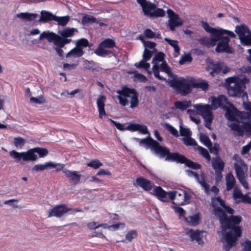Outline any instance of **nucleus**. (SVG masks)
Instances as JSON below:
<instances>
[{"label": "nucleus", "instance_id": "1", "mask_svg": "<svg viewBox=\"0 0 251 251\" xmlns=\"http://www.w3.org/2000/svg\"><path fill=\"white\" fill-rule=\"evenodd\" d=\"M211 205L213 208L212 213L218 218L222 231L226 232L227 229L231 230L226 232L224 235L226 241L225 249L228 251L235 245L238 238L241 236L242 230L239 225L241 222L242 217L233 215L235 210L226 205L225 201L220 197L212 198Z\"/></svg>", "mask_w": 251, "mask_h": 251}, {"label": "nucleus", "instance_id": "2", "mask_svg": "<svg viewBox=\"0 0 251 251\" xmlns=\"http://www.w3.org/2000/svg\"><path fill=\"white\" fill-rule=\"evenodd\" d=\"M139 144L146 149L150 148L151 151L159 155L160 158H164L166 161H176L177 163L185 164V165L193 169L201 168V165L196 162L188 159L183 155L178 153H171L166 147L160 145L156 141L153 140L150 136L140 140Z\"/></svg>", "mask_w": 251, "mask_h": 251}, {"label": "nucleus", "instance_id": "3", "mask_svg": "<svg viewBox=\"0 0 251 251\" xmlns=\"http://www.w3.org/2000/svg\"><path fill=\"white\" fill-rule=\"evenodd\" d=\"M164 54L161 52L157 53L153 57L152 61V71L148 70L150 67V64L147 63V61L143 59L138 63H136L135 66L138 68H143L147 71L149 74L151 75L153 73L154 76L157 79L166 81V79L165 77L161 76L159 74V71L164 72L168 75L171 78H173V74L172 73V70L170 66L168 65L166 61L164 60Z\"/></svg>", "mask_w": 251, "mask_h": 251}, {"label": "nucleus", "instance_id": "4", "mask_svg": "<svg viewBox=\"0 0 251 251\" xmlns=\"http://www.w3.org/2000/svg\"><path fill=\"white\" fill-rule=\"evenodd\" d=\"M211 104L214 109L218 107L225 109L226 110L225 116L231 121V123L234 122L238 123L243 117L249 116L248 113L238 111L233 105L228 101L227 98L224 95L219 96L217 98H211Z\"/></svg>", "mask_w": 251, "mask_h": 251}, {"label": "nucleus", "instance_id": "5", "mask_svg": "<svg viewBox=\"0 0 251 251\" xmlns=\"http://www.w3.org/2000/svg\"><path fill=\"white\" fill-rule=\"evenodd\" d=\"M49 151L47 149L41 148H34L26 151L19 152L15 150L9 152L10 156L14 159L17 163L23 161H34L38 159L36 153L39 157L42 158L48 155Z\"/></svg>", "mask_w": 251, "mask_h": 251}, {"label": "nucleus", "instance_id": "6", "mask_svg": "<svg viewBox=\"0 0 251 251\" xmlns=\"http://www.w3.org/2000/svg\"><path fill=\"white\" fill-rule=\"evenodd\" d=\"M249 79L243 75L229 77L226 79V84L227 85L228 94L232 97H239L244 92L245 84Z\"/></svg>", "mask_w": 251, "mask_h": 251}, {"label": "nucleus", "instance_id": "7", "mask_svg": "<svg viewBox=\"0 0 251 251\" xmlns=\"http://www.w3.org/2000/svg\"><path fill=\"white\" fill-rule=\"evenodd\" d=\"M246 109L249 111L248 117H243L238 123L234 122L229 124L231 129L235 134L241 135L245 130L251 134V104H248L246 106Z\"/></svg>", "mask_w": 251, "mask_h": 251}, {"label": "nucleus", "instance_id": "8", "mask_svg": "<svg viewBox=\"0 0 251 251\" xmlns=\"http://www.w3.org/2000/svg\"><path fill=\"white\" fill-rule=\"evenodd\" d=\"M182 192H184V190L166 192L161 186H155L153 189L152 194L155 196L160 201L163 202H168L170 201V200H174L176 197H177L178 200L182 201L183 197Z\"/></svg>", "mask_w": 251, "mask_h": 251}, {"label": "nucleus", "instance_id": "9", "mask_svg": "<svg viewBox=\"0 0 251 251\" xmlns=\"http://www.w3.org/2000/svg\"><path fill=\"white\" fill-rule=\"evenodd\" d=\"M117 93L119 94L118 98L119 100V103L125 106L128 104V100L127 98H130V107L134 108L138 105V96L136 92L133 89L128 88H124L121 90H118Z\"/></svg>", "mask_w": 251, "mask_h": 251}, {"label": "nucleus", "instance_id": "10", "mask_svg": "<svg viewBox=\"0 0 251 251\" xmlns=\"http://www.w3.org/2000/svg\"><path fill=\"white\" fill-rule=\"evenodd\" d=\"M195 109L203 118L205 121V126L209 129H211V124L213 120L212 110L213 106L209 104L202 105L197 104L193 105Z\"/></svg>", "mask_w": 251, "mask_h": 251}, {"label": "nucleus", "instance_id": "11", "mask_svg": "<svg viewBox=\"0 0 251 251\" xmlns=\"http://www.w3.org/2000/svg\"><path fill=\"white\" fill-rule=\"evenodd\" d=\"M172 85L182 95L190 93L193 88V78H178L174 80Z\"/></svg>", "mask_w": 251, "mask_h": 251}, {"label": "nucleus", "instance_id": "12", "mask_svg": "<svg viewBox=\"0 0 251 251\" xmlns=\"http://www.w3.org/2000/svg\"><path fill=\"white\" fill-rule=\"evenodd\" d=\"M70 211V214H75L76 212H81L80 208H72L68 207L65 204H61L56 205L53 208L50 209L48 211V217H56L60 218L66 213Z\"/></svg>", "mask_w": 251, "mask_h": 251}, {"label": "nucleus", "instance_id": "13", "mask_svg": "<svg viewBox=\"0 0 251 251\" xmlns=\"http://www.w3.org/2000/svg\"><path fill=\"white\" fill-rule=\"evenodd\" d=\"M235 31L243 45H251V31L246 25L236 26ZM248 52L251 54V49L248 50ZM249 60L251 62V56Z\"/></svg>", "mask_w": 251, "mask_h": 251}, {"label": "nucleus", "instance_id": "14", "mask_svg": "<svg viewBox=\"0 0 251 251\" xmlns=\"http://www.w3.org/2000/svg\"><path fill=\"white\" fill-rule=\"evenodd\" d=\"M64 166H65L63 164L49 161L44 164L35 165L32 168V170L35 172H43L54 169L56 172L62 171L63 173H66L67 171L64 168Z\"/></svg>", "mask_w": 251, "mask_h": 251}, {"label": "nucleus", "instance_id": "15", "mask_svg": "<svg viewBox=\"0 0 251 251\" xmlns=\"http://www.w3.org/2000/svg\"><path fill=\"white\" fill-rule=\"evenodd\" d=\"M167 13L169 18L168 25L171 30L174 31L176 27L183 25V21L172 9H168L167 10Z\"/></svg>", "mask_w": 251, "mask_h": 251}, {"label": "nucleus", "instance_id": "16", "mask_svg": "<svg viewBox=\"0 0 251 251\" xmlns=\"http://www.w3.org/2000/svg\"><path fill=\"white\" fill-rule=\"evenodd\" d=\"M202 27L206 32L210 33L211 36H221L224 34H226L232 38H235L236 36L235 34L232 31L212 27L205 22H202Z\"/></svg>", "mask_w": 251, "mask_h": 251}, {"label": "nucleus", "instance_id": "17", "mask_svg": "<svg viewBox=\"0 0 251 251\" xmlns=\"http://www.w3.org/2000/svg\"><path fill=\"white\" fill-rule=\"evenodd\" d=\"M219 41H220L215 49L217 52H226L227 53L232 52V49L229 46V38L225 36L222 37V35Z\"/></svg>", "mask_w": 251, "mask_h": 251}, {"label": "nucleus", "instance_id": "18", "mask_svg": "<svg viewBox=\"0 0 251 251\" xmlns=\"http://www.w3.org/2000/svg\"><path fill=\"white\" fill-rule=\"evenodd\" d=\"M233 159L234 160V167L236 173H246L247 171V166L237 154H234Z\"/></svg>", "mask_w": 251, "mask_h": 251}, {"label": "nucleus", "instance_id": "19", "mask_svg": "<svg viewBox=\"0 0 251 251\" xmlns=\"http://www.w3.org/2000/svg\"><path fill=\"white\" fill-rule=\"evenodd\" d=\"M153 7L146 10L144 14L150 17H163L165 15V11L161 8H156L155 4L152 3Z\"/></svg>", "mask_w": 251, "mask_h": 251}, {"label": "nucleus", "instance_id": "20", "mask_svg": "<svg viewBox=\"0 0 251 251\" xmlns=\"http://www.w3.org/2000/svg\"><path fill=\"white\" fill-rule=\"evenodd\" d=\"M136 183L137 185L146 191L151 190L154 186V183L151 181L142 177L137 178Z\"/></svg>", "mask_w": 251, "mask_h": 251}, {"label": "nucleus", "instance_id": "21", "mask_svg": "<svg viewBox=\"0 0 251 251\" xmlns=\"http://www.w3.org/2000/svg\"><path fill=\"white\" fill-rule=\"evenodd\" d=\"M191 176H193L195 179L204 188L205 192L208 194L210 192V186L206 182V174H188Z\"/></svg>", "mask_w": 251, "mask_h": 251}, {"label": "nucleus", "instance_id": "22", "mask_svg": "<svg viewBox=\"0 0 251 251\" xmlns=\"http://www.w3.org/2000/svg\"><path fill=\"white\" fill-rule=\"evenodd\" d=\"M221 36H211V38L204 37L198 39L200 43L207 47L214 46L220 39Z\"/></svg>", "mask_w": 251, "mask_h": 251}, {"label": "nucleus", "instance_id": "23", "mask_svg": "<svg viewBox=\"0 0 251 251\" xmlns=\"http://www.w3.org/2000/svg\"><path fill=\"white\" fill-rule=\"evenodd\" d=\"M225 163L219 156L213 158L212 160V166L216 173H221L223 171Z\"/></svg>", "mask_w": 251, "mask_h": 251}, {"label": "nucleus", "instance_id": "24", "mask_svg": "<svg viewBox=\"0 0 251 251\" xmlns=\"http://www.w3.org/2000/svg\"><path fill=\"white\" fill-rule=\"evenodd\" d=\"M186 234L189 235L191 241L196 240L199 244L203 243L201 236V231L198 229L194 230L190 229L187 232Z\"/></svg>", "mask_w": 251, "mask_h": 251}, {"label": "nucleus", "instance_id": "25", "mask_svg": "<svg viewBox=\"0 0 251 251\" xmlns=\"http://www.w3.org/2000/svg\"><path fill=\"white\" fill-rule=\"evenodd\" d=\"M201 214L198 213L193 215L188 216L185 218V221L187 224L191 226H196L199 224L201 220Z\"/></svg>", "mask_w": 251, "mask_h": 251}, {"label": "nucleus", "instance_id": "26", "mask_svg": "<svg viewBox=\"0 0 251 251\" xmlns=\"http://www.w3.org/2000/svg\"><path fill=\"white\" fill-rule=\"evenodd\" d=\"M128 130L131 131H139L142 134H149L147 127L145 125H141L138 124H131L127 126Z\"/></svg>", "mask_w": 251, "mask_h": 251}, {"label": "nucleus", "instance_id": "27", "mask_svg": "<svg viewBox=\"0 0 251 251\" xmlns=\"http://www.w3.org/2000/svg\"><path fill=\"white\" fill-rule=\"evenodd\" d=\"M106 97L104 96H101L97 100V104L99 112V117L102 118L103 116L105 115V112L104 110V102L105 101Z\"/></svg>", "mask_w": 251, "mask_h": 251}, {"label": "nucleus", "instance_id": "28", "mask_svg": "<svg viewBox=\"0 0 251 251\" xmlns=\"http://www.w3.org/2000/svg\"><path fill=\"white\" fill-rule=\"evenodd\" d=\"M57 35L53 32H50L49 31H44L39 36V40L42 41L44 39H47L49 42L52 41L54 42L55 38Z\"/></svg>", "mask_w": 251, "mask_h": 251}, {"label": "nucleus", "instance_id": "29", "mask_svg": "<svg viewBox=\"0 0 251 251\" xmlns=\"http://www.w3.org/2000/svg\"><path fill=\"white\" fill-rule=\"evenodd\" d=\"M54 17L55 15L52 14V13L46 11H42L41 12V16L39 20V22H47L51 20H54Z\"/></svg>", "mask_w": 251, "mask_h": 251}, {"label": "nucleus", "instance_id": "30", "mask_svg": "<svg viewBox=\"0 0 251 251\" xmlns=\"http://www.w3.org/2000/svg\"><path fill=\"white\" fill-rule=\"evenodd\" d=\"M193 87L201 88L203 91H206L208 88V84L204 80L196 81L193 79Z\"/></svg>", "mask_w": 251, "mask_h": 251}, {"label": "nucleus", "instance_id": "31", "mask_svg": "<svg viewBox=\"0 0 251 251\" xmlns=\"http://www.w3.org/2000/svg\"><path fill=\"white\" fill-rule=\"evenodd\" d=\"M191 104L190 100L177 101L175 103V105L177 109L184 111L191 106Z\"/></svg>", "mask_w": 251, "mask_h": 251}, {"label": "nucleus", "instance_id": "32", "mask_svg": "<svg viewBox=\"0 0 251 251\" xmlns=\"http://www.w3.org/2000/svg\"><path fill=\"white\" fill-rule=\"evenodd\" d=\"M77 29L75 28H66L61 31L59 33L61 36L64 38L72 37L75 32H77Z\"/></svg>", "mask_w": 251, "mask_h": 251}, {"label": "nucleus", "instance_id": "33", "mask_svg": "<svg viewBox=\"0 0 251 251\" xmlns=\"http://www.w3.org/2000/svg\"><path fill=\"white\" fill-rule=\"evenodd\" d=\"M37 14L28 13H21L17 15V17L22 19L26 20L27 21H31L37 18Z\"/></svg>", "mask_w": 251, "mask_h": 251}, {"label": "nucleus", "instance_id": "34", "mask_svg": "<svg viewBox=\"0 0 251 251\" xmlns=\"http://www.w3.org/2000/svg\"><path fill=\"white\" fill-rule=\"evenodd\" d=\"M97 23L98 22L97 19L93 16L90 15H84L81 20V23L83 25Z\"/></svg>", "mask_w": 251, "mask_h": 251}, {"label": "nucleus", "instance_id": "35", "mask_svg": "<svg viewBox=\"0 0 251 251\" xmlns=\"http://www.w3.org/2000/svg\"><path fill=\"white\" fill-rule=\"evenodd\" d=\"M227 176H226V189L227 191H229L233 188L235 185V178H234L232 174H227Z\"/></svg>", "mask_w": 251, "mask_h": 251}, {"label": "nucleus", "instance_id": "36", "mask_svg": "<svg viewBox=\"0 0 251 251\" xmlns=\"http://www.w3.org/2000/svg\"><path fill=\"white\" fill-rule=\"evenodd\" d=\"M83 53L84 51L82 49H79L76 46L75 48L72 49L67 54L66 56L69 57L71 55H73L75 57H80L83 54Z\"/></svg>", "mask_w": 251, "mask_h": 251}, {"label": "nucleus", "instance_id": "37", "mask_svg": "<svg viewBox=\"0 0 251 251\" xmlns=\"http://www.w3.org/2000/svg\"><path fill=\"white\" fill-rule=\"evenodd\" d=\"M54 21L57 22L59 25H66L70 21V17L68 16L58 17L55 15Z\"/></svg>", "mask_w": 251, "mask_h": 251}, {"label": "nucleus", "instance_id": "38", "mask_svg": "<svg viewBox=\"0 0 251 251\" xmlns=\"http://www.w3.org/2000/svg\"><path fill=\"white\" fill-rule=\"evenodd\" d=\"M67 177L73 184H77L80 180V175L78 174H65Z\"/></svg>", "mask_w": 251, "mask_h": 251}, {"label": "nucleus", "instance_id": "39", "mask_svg": "<svg viewBox=\"0 0 251 251\" xmlns=\"http://www.w3.org/2000/svg\"><path fill=\"white\" fill-rule=\"evenodd\" d=\"M95 53L99 56L104 57L112 53V52L110 50L105 49V48L101 47L100 45H99L98 49L95 50Z\"/></svg>", "mask_w": 251, "mask_h": 251}, {"label": "nucleus", "instance_id": "40", "mask_svg": "<svg viewBox=\"0 0 251 251\" xmlns=\"http://www.w3.org/2000/svg\"><path fill=\"white\" fill-rule=\"evenodd\" d=\"M137 1L142 6L144 13L146 12V10L153 7L152 3L146 0H137Z\"/></svg>", "mask_w": 251, "mask_h": 251}, {"label": "nucleus", "instance_id": "41", "mask_svg": "<svg viewBox=\"0 0 251 251\" xmlns=\"http://www.w3.org/2000/svg\"><path fill=\"white\" fill-rule=\"evenodd\" d=\"M164 40L170 45L175 50V52L179 53L180 49L178 45V41L176 40H171L168 38H165Z\"/></svg>", "mask_w": 251, "mask_h": 251}, {"label": "nucleus", "instance_id": "42", "mask_svg": "<svg viewBox=\"0 0 251 251\" xmlns=\"http://www.w3.org/2000/svg\"><path fill=\"white\" fill-rule=\"evenodd\" d=\"M25 143V140L21 137H15L14 139L13 143L17 148L22 149Z\"/></svg>", "mask_w": 251, "mask_h": 251}, {"label": "nucleus", "instance_id": "43", "mask_svg": "<svg viewBox=\"0 0 251 251\" xmlns=\"http://www.w3.org/2000/svg\"><path fill=\"white\" fill-rule=\"evenodd\" d=\"M200 139L201 141L207 148H209V147L211 146L212 143L209 138L206 135L201 133L200 134Z\"/></svg>", "mask_w": 251, "mask_h": 251}, {"label": "nucleus", "instance_id": "44", "mask_svg": "<svg viewBox=\"0 0 251 251\" xmlns=\"http://www.w3.org/2000/svg\"><path fill=\"white\" fill-rule=\"evenodd\" d=\"M89 43L88 40L85 38H81L77 40L76 42V46L79 49H83V48L89 46Z\"/></svg>", "mask_w": 251, "mask_h": 251}, {"label": "nucleus", "instance_id": "45", "mask_svg": "<svg viewBox=\"0 0 251 251\" xmlns=\"http://www.w3.org/2000/svg\"><path fill=\"white\" fill-rule=\"evenodd\" d=\"M100 45L105 48H111L115 46V43L112 40L107 39L102 42Z\"/></svg>", "mask_w": 251, "mask_h": 251}, {"label": "nucleus", "instance_id": "46", "mask_svg": "<svg viewBox=\"0 0 251 251\" xmlns=\"http://www.w3.org/2000/svg\"><path fill=\"white\" fill-rule=\"evenodd\" d=\"M29 100L30 102L32 103L39 104L44 103L46 102L45 99L42 96H41L38 98H35L32 97L30 98Z\"/></svg>", "mask_w": 251, "mask_h": 251}, {"label": "nucleus", "instance_id": "47", "mask_svg": "<svg viewBox=\"0 0 251 251\" xmlns=\"http://www.w3.org/2000/svg\"><path fill=\"white\" fill-rule=\"evenodd\" d=\"M87 166L93 168L94 169H98L102 165V164L98 159H94L91 160L88 164Z\"/></svg>", "mask_w": 251, "mask_h": 251}, {"label": "nucleus", "instance_id": "48", "mask_svg": "<svg viewBox=\"0 0 251 251\" xmlns=\"http://www.w3.org/2000/svg\"><path fill=\"white\" fill-rule=\"evenodd\" d=\"M182 140L184 144L186 146H195L197 145V143L195 140L190 136L184 137Z\"/></svg>", "mask_w": 251, "mask_h": 251}, {"label": "nucleus", "instance_id": "49", "mask_svg": "<svg viewBox=\"0 0 251 251\" xmlns=\"http://www.w3.org/2000/svg\"><path fill=\"white\" fill-rule=\"evenodd\" d=\"M137 236V231L136 230H131L128 231L126 236V239L129 242H131Z\"/></svg>", "mask_w": 251, "mask_h": 251}, {"label": "nucleus", "instance_id": "50", "mask_svg": "<svg viewBox=\"0 0 251 251\" xmlns=\"http://www.w3.org/2000/svg\"><path fill=\"white\" fill-rule=\"evenodd\" d=\"M199 150L201 154L208 161H210L211 160L210 156L207 151V150L201 147L198 146Z\"/></svg>", "mask_w": 251, "mask_h": 251}, {"label": "nucleus", "instance_id": "51", "mask_svg": "<svg viewBox=\"0 0 251 251\" xmlns=\"http://www.w3.org/2000/svg\"><path fill=\"white\" fill-rule=\"evenodd\" d=\"M165 127L166 129L174 136L178 137V134L177 130L175 129L173 126L170 125L169 124H165Z\"/></svg>", "mask_w": 251, "mask_h": 251}, {"label": "nucleus", "instance_id": "52", "mask_svg": "<svg viewBox=\"0 0 251 251\" xmlns=\"http://www.w3.org/2000/svg\"><path fill=\"white\" fill-rule=\"evenodd\" d=\"M102 226L104 228L106 227V224H100V225H97L96 223L95 222H92L90 223H89L87 224V227L90 229H95L97 228H98L99 227Z\"/></svg>", "mask_w": 251, "mask_h": 251}, {"label": "nucleus", "instance_id": "53", "mask_svg": "<svg viewBox=\"0 0 251 251\" xmlns=\"http://www.w3.org/2000/svg\"><path fill=\"white\" fill-rule=\"evenodd\" d=\"M140 39L143 41L145 49L149 48L153 49L154 48L156 45V44L154 42L150 41H145L143 40L142 37H140Z\"/></svg>", "mask_w": 251, "mask_h": 251}, {"label": "nucleus", "instance_id": "54", "mask_svg": "<svg viewBox=\"0 0 251 251\" xmlns=\"http://www.w3.org/2000/svg\"><path fill=\"white\" fill-rule=\"evenodd\" d=\"M179 132L180 135L184 137L191 136L192 133L189 129L183 128L182 126H180Z\"/></svg>", "mask_w": 251, "mask_h": 251}, {"label": "nucleus", "instance_id": "55", "mask_svg": "<svg viewBox=\"0 0 251 251\" xmlns=\"http://www.w3.org/2000/svg\"><path fill=\"white\" fill-rule=\"evenodd\" d=\"M54 44L57 46V48H63L64 46L63 39L60 36L57 35L54 40Z\"/></svg>", "mask_w": 251, "mask_h": 251}, {"label": "nucleus", "instance_id": "56", "mask_svg": "<svg viewBox=\"0 0 251 251\" xmlns=\"http://www.w3.org/2000/svg\"><path fill=\"white\" fill-rule=\"evenodd\" d=\"M182 195H183L182 201L180 203H179V204L180 205L184 204L185 202L190 200L192 197L191 195L186 191H184V192H182Z\"/></svg>", "mask_w": 251, "mask_h": 251}, {"label": "nucleus", "instance_id": "57", "mask_svg": "<svg viewBox=\"0 0 251 251\" xmlns=\"http://www.w3.org/2000/svg\"><path fill=\"white\" fill-rule=\"evenodd\" d=\"M84 68L86 69L91 70L93 69L94 65L95 62L93 61H88L87 60H85L83 62V64Z\"/></svg>", "mask_w": 251, "mask_h": 251}, {"label": "nucleus", "instance_id": "58", "mask_svg": "<svg viewBox=\"0 0 251 251\" xmlns=\"http://www.w3.org/2000/svg\"><path fill=\"white\" fill-rule=\"evenodd\" d=\"M152 55V51L145 49L143 55V58L146 61H149Z\"/></svg>", "mask_w": 251, "mask_h": 251}, {"label": "nucleus", "instance_id": "59", "mask_svg": "<svg viewBox=\"0 0 251 251\" xmlns=\"http://www.w3.org/2000/svg\"><path fill=\"white\" fill-rule=\"evenodd\" d=\"M192 60V58L191 57L190 54H185L184 56H182L181 57L180 60L179 62L180 64H183L186 62H191Z\"/></svg>", "mask_w": 251, "mask_h": 251}, {"label": "nucleus", "instance_id": "60", "mask_svg": "<svg viewBox=\"0 0 251 251\" xmlns=\"http://www.w3.org/2000/svg\"><path fill=\"white\" fill-rule=\"evenodd\" d=\"M111 122L115 126L116 128L120 130H128L127 126H126L125 125L117 123L113 120H111Z\"/></svg>", "mask_w": 251, "mask_h": 251}, {"label": "nucleus", "instance_id": "61", "mask_svg": "<svg viewBox=\"0 0 251 251\" xmlns=\"http://www.w3.org/2000/svg\"><path fill=\"white\" fill-rule=\"evenodd\" d=\"M174 208L175 209V212L178 214L180 217H185V211L182 207L179 206H174Z\"/></svg>", "mask_w": 251, "mask_h": 251}, {"label": "nucleus", "instance_id": "62", "mask_svg": "<svg viewBox=\"0 0 251 251\" xmlns=\"http://www.w3.org/2000/svg\"><path fill=\"white\" fill-rule=\"evenodd\" d=\"M211 153L217 154L219 151V145L218 144H214L213 146L208 148Z\"/></svg>", "mask_w": 251, "mask_h": 251}, {"label": "nucleus", "instance_id": "63", "mask_svg": "<svg viewBox=\"0 0 251 251\" xmlns=\"http://www.w3.org/2000/svg\"><path fill=\"white\" fill-rule=\"evenodd\" d=\"M144 35L148 38H153L155 36V34L150 29H147L144 31Z\"/></svg>", "mask_w": 251, "mask_h": 251}, {"label": "nucleus", "instance_id": "64", "mask_svg": "<svg viewBox=\"0 0 251 251\" xmlns=\"http://www.w3.org/2000/svg\"><path fill=\"white\" fill-rule=\"evenodd\" d=\"M222 71V67L219 65L215 66L213 70L210 72V74L212 76H214L215 74H220Z\"/></svg>", "mask_w": 251, "mask_h": 251}]
</instances>
